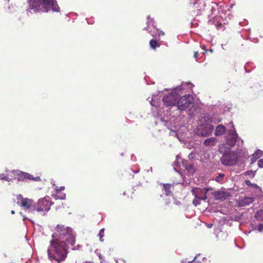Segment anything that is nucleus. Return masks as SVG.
Listing matches in <instances>:
<instances>
[{"mask_svg":"<svg viewBox=\"0 0 263 263\" xmlns=\"http://www.w3.org/2000/svg\"><path fill=\"white\" fill-rule=\"evenodd\" d=\"M188 263H201V262L200 261H189Z\"/></svg>","mask_w":263,"mask_h":263,"instance_id":"nucleus-34","label":"nucleus"},{"mask_svg":"<svg viewBox=\"0 0 263 263\" xmlns=\"http://www.w3.org/2000/svg\"><path fill=\"white\" fill-rule=\"evenodd\" d=\"M20 214H21V215H22V216H23V221H25V219H27V218H26L24 215H23L22 214V212H20Z\"/></svg>","mask_w":263,"mask_h":263,"instance_id":"nucleus-36","label":"nucleus"},{"mask_svg":"<svg viewBox=\"0 0 263 263\" xmlns=\"http://www.w3.org/2000/svg\"><path fill=\"white\" fill-rule=\"evenodd\" d=\"M194 102L193 98L191 95H184L177 100L176 107L180 110H184L189 107Z\"/></svg>","mask_w":263,"mask_h":263,"instance_id":"nucleus-6","label":"nucleus"},{"mask_svg":"<svg viewBox=\"0 0 263 263\" xmlns=\"http://www.w3.org/2000/svg\"><path fill=\"white\" fill-rule=\"evenodd\" d=\"M217 142V139L215 137H212L206 139L204 141V144L207 147H212L216 144Z\"/></svg>","mask_w":263,"mask_h":263,"instance_id":"nucleus-13","label":"nucleus"},{"mask_svg":"<svg viewBox=\"0 0 263 263\" xmlns=\"http://www.w3.org/2000/svg\"><path fill=\"white\" fill-rule=\"evenodd\" d=\"M0 179H1V180H6L7 181H10L11 180V179H10L8 177L6 176L4 174H0Z\"/></svg>","mask_w":263,"mask_h":263,"instance_id":"nucleus-23","label":"nucleus"},{"mask_svg":"<svg viewBox=\"0 0 263 263\" xmlns=\"http://www.w3.org/2000/svg\"><path fill=\"white\" fill-rule=\"evenodd\" d=\"M258 231L259 232H262L263 231V224H260L258 227Z\"/></svg>","mask_w":263,"mask_h":263,"instance_id":"nucleus-27","label":"nucleus"},{"mask_svg":"<svg viewBox=\"0 0 263 263\" xmlns=\"http://www.w3.org/2000/svg\"><path fill=\"white\" fill-rule=\"evenodd\" d=\"M104 228H102L101 229L100 231H99V233L98 234V236L100 238V241L102 242L103 241V237H104Z\"/></svg>","mask_w":263,"mask_h":263,"instance_id":"nucleus-21","label":"nucleus"},{"mask_svg":"<svg viewBox=\"0 0 263 263\" xmlns=\"http://www.w3.org/2000/svg\"><path fill=\"white\" fill-rule=\"evenodd\" d=\"M205 3L203 1L197 2H195L193 4L195 12L197 15L201 14L205 10Z\"/></svg>","mask_w":263,"mask_h":263,"instance_id":"nucleus-12","label":"nucleus"},{"mask_svg":"<svg viewBox=\"0 0 263 263\" xmlns=\"http://www.w3.org/2000/svg\"><path fill=\"white\" fill-rule=\"evenodd\" d=\"M223 195H224V193H219V194H218V199H222L223 198Z\"/></svg>","mask_w":263,"mask_h":263,"instance_id":"nucleus-28","label":"nucleus"},{"mask_svg":"<svg viewBox=\"0 0 263 263\" xmlns=\"http://www.w3.org/2000/svg\"><path fill=\"white\" fill-rule=\"evenodd\" d=\"M156 30L158 32V35H163L164 34V32H163L162 31H159L157 29H156Z\"/></svg>","mask_w":263,"mask_h":263,"instance_id":"nucleus-30","label":"nucleus"},{"mask_svg":"<svg viewBox=\"0 0 263 263\" xmlns=\"http://www.w3.org/2000/svg\"><path fill=\"white\" fill-rule=\"evenodd\" d=\"M196 257H195V258H194V260H193V261H195V259H196Z\"/></svg>","mask_w":263,"mask_h":263,"instance_id":"nucleus-42","label":"nucleus"},{"mask_svg":"<svg viewBox=\"0 0 263 263\" xmlns=\"http://www.w3.org/2000/svg\"><path fill=\"white\" fill-rule=\"evenodd\" d=\"M196 257H195V258H194V260H193V261H195V259H196Z\"/></svg>","mask_w":263,"mask_h":263,"instance_id":"nucleus-43","label":"nucleus"},{"mask_svg":"<svg viewBox=\"0 0 263 263\" xmlns=\"http://www.w3.org/2000/svg\"><path fill=\"white\" fill-rule=\"evenodd\" d=\"M262 155V152L261 150H257L253 154V157H256V159H258Z\"/></svg>","mask_w":263,"mask_h":263,"instance_id":"nucleus-20","label":"nucleus"},{"mask_svg":"<svg viewBox=\"0 0 263 263\" xmlns=\"http://www.w3.org/2000/svg\"><path fill=\"white\" fill-rule=\"evenodd\" d=\"M258 165L259 167L262 168L263 167V159H260L258 161Z\"/></svg>","mask_w":263,"mask_h":263,"instance_id":"nucleus-26","label":"nucleus"},{"mask_svg":"<svg viewBox=\"0 0 263 263\" xmlns=\"http://www.w3.org/2000/svg\"><path fill=\"white\" fill-rule=\"evenodd\" d=\"M149 45L153 49H155L156 47L159 46L157 42L155 40H151L149 42Z\"/></svg>","mask_w":263,"mask_h":263,"instance_id":"nucleus-19","label":"nucleus"},{"mask_svg":"<svg viewBox=\"0 0 263 263\" xmlns=\"http://www.w3.org/2000/svg\"><path fill=\"white\" fill-rule=\"evenodd\" d=\"M213 226V224H209L208 225V228H211Z\"/></svg>","mask_w":263,"mask_h":263,"instance_id":"nucleus-38","label":"nucleus"},{"mask_svg":"<svg viewBox=\"0 0 263 263\" xmlns=\"http://www.w3.org/2000/svg\"><path fill=\"white\" fill-rule=\"evenodd\" d=\"M197 55H198V52H195L194 57L196 58L197 57Z\"/></svg>","mask_w":263,"mask_h":263,"instance_id":"nucleus-37","label":"nucleus"},{"mask_svg":"<svg viewBox=\"0 0 263 263\" xmlns=\"http://www.w3.org/2000/svg\"><path fill=\"white\" fill-rule=\"evenodd\" d=\"M222 47L223 49H224V46H223V45H222Z\"/></svg>","mask_w":263,"mask_h":263,"instance_id":"nucleus-44","label":"nucleus"},{"mask_svg":"<svg viewBox=\"0 0 263 263\" xmlns=\"http://www.w3.org/2000/svg\"><path fill=\"white\" fill-rule=\"evenodd\" d=\"M227 126L232 129L228 131V135L226 137V143L230 146H233L236 143L238 135L232 122L229 123Z\"/></svg>","mask_w":263,"mask_h":263,"instance_id":"nucleus-7","label":"nucleus"},{"mask_svg":"<svg viewBox=\"0 0 263 263\" xmlns=\"http://www.w3.org/2000/svg\"><path fill=\"white\" fill-rule=\"evenodd\" d=\"M29 8L33 12H48L51 9L59 12V7L55 0H28Z\"/></svg>","mask_w":263,"mask_h":263,"instance_id":"nucleus-2","label":"nucleus"},{"mask_svg":"<svg viewBox=\"0 0 263 263\" xmlns=\"http://www.w3.org/2000/svg\"><path fill=\"white\" fill-rule=\"evenodd\" d=\"M226 131V127L223 125H218L215 130V135L217 136L223 135Z\"/></svg>","mask_w":263,"mask_h":263,"instance_id":"nucleus-14","label":"nucleus"},{"mask_svg":"<svg viewBox=\"0 0 263 263\" xmlns=\"http://www.w3.org/2000/svg\"><path fill=\"white\" fill-rule=\"evenodd\" d=\"M176 158H177V161L175 162V164L176 166H178V164L179 163L178 159L180 158L178 156H177Z\"/></svg>","mask_w":263,"mask_h":263,"instance_id":"nucleus-32","label":"nucleus"},{"mask_svg":"<svg viewBox=\"0 0 263 263\" xmlns=\"http://www.w3.org/2000/svg\"><path fill=\"white\" fill-rule=\"evenodd\" d=\"M224 177V174L222 173H220L218 176H216L215 178V181L222 183L223 182V179Z\"/></svg>","mask_w":263,"mask_h":263,"instance_id":"nucleus-18","label":"nucleus"},{"mask_svg":"<svg viewBox=\"0 0 263 263\" xmlns=\"http://www.w3.org/2000/svg\"><path fill=\"white\" fill-rule=\"evenodd\" d=\"M17 203L23 209L28 213L36 211V203L32 199L24 198L21 194L17 196Z\"/></svg>","mask_w":263,"mask_h":263,"instance_id":"nucleus-4","label":"nucleus"},{"mask_svg":"<svg viewBox=\"0 0 263 263\" xmlns=\"http://www.w3.org/2000/svg\"><path fill=\"white\" fill-rule=\"evenodd\" d=\"M57 231L52 234L47 250L49 259L53 263H60L65 260L68 245L73 246L75 235L72 229L64 226L58 225Z\"/></svg>","mask_w":263,"mask_h":263,"instance_id":"nucleus-1","label":"nucleus"},{"mask_svg":"<svg viewBox=\"0 0 263 263\" xmlns=\"http://www.w3.org/2000/svg\"><path fill=\"white\" fill-rule=\"evenodd\" d=\"M56 192H57V194L54 196L55 199H61V200L65 199V198L66 197L65 194L61 193L60 192H59L58 187H57V188H56Z\"/></svg>","mask_w":263,"mask_h":263,"instance_id":"nucleus-17","label":"nucleus"},{"mask_svg":"<svg viewBox=\"0 0 263 263\" xmlns=\"http://www.w3.org/2000/svg\"><path fill=\"white\" fill-rule=\"evenodd\" d=\"M11 213L12 214H14L15 213L14 211L12 210V211H11Z\"/></svg>","mask_w":263,"mask_h":263,"instance_id":"nucleus-39","label":"nucleus"},{"mask_svg":"<svg viewBox=\"0 0 263 263\" xmlns=\"http://www.w3.org/2000/svg\"><path fill=\"white\" fill-rule=\"evenodd\" d=\"M254 201L253 197H245L240 201V204L241 206H246L252 203Z\"/></svg>","mask_w":263,"mask_h":263,"instance_id":"nucleus-15","label":"nucleus"},{"mask_svg":"<svg viewBox=\"0 0 263 263\" xmlns=\"http://www.w3.org/2000/svg\"><path fill=\"white\" fill-rule=\"evenodd\" d=\"M185 85H192V84L190 83H182L181 85L176 87L171 93L165 96L163 98L162 101L164 105L167 107L176 106L179 97L177 92L183 90Z\"/></svg>","mask_w":263,"mask_h":263,"instance_id":"nucleus-3","label":"nucleus"},{"mask_svg":"<svg viewBox=\"0 0 263 263\" xmlns=\"http://www.w3.org/2000/svg\"><path fill=\"white\" fill-rule=\"evenodd\" d=\"M257 159H256V157H253V155H252V157L251 158V163H254Z\"/></svg>","mask_w":263,"mask_h":263,"instance_id":"nucleus-31","label":"nucleus"},{"mask_svg":"<svg viewBox=\"0 0 263 263\" xmlns=\"http://www.w3.org/2000/svg\"><path fill=\"white\" fill-rule=\"evenodd\" d=\"M15 173H17L18 175L17 180L19 181H24L25 179H28L32 181H39L40 180V177H33L28 173L20 172L18 171H13Z\"/></svg>","mask_w":263,"mask_h":263,"instance_id":"nucleus-11","label":"nucleus"},{"mask_svg":"<svg viewBox=\"0 0 263 263\" xmlns=\"http://www.w3.org/2000/svg\"><path fill=\"white\" fill-rule=\"evenodd\" d=\"M198 200V199H196L195 198V200H193V203L195 205V206H197L198 204H199V202H198V201L197 200Z\"/></svg>","mask_w":263,"mask_h":263,"instance_id":"nucleus-29","label":"nucleus"},{"mask_svg":"<svg viewBox=\"0 0 263 263\" xmlns=\"http://www.w3.org/2000/svg\"><path fill=\"white\" fill-rule=\"evenodd\" d=\"M221 161L222 164L226 166L234 165L237 161V155L234 152H227L222 156Z\"/></svg>","mask_w":263,"mask_h":263,"instance_id":"nucleus-5","label":"nucleus"},{"mask_svg":"<svg viewBox=\"0 0 263 263\" xmlns=\"http://www.w3.org/2000/svg\"><path fill=\"white\" fill-rule=\"evenodd\" d=\"M209 51H210L211 52H213V49H210L209 50Z\"/></svg>","mask_w":263,"mask_h":263,"instance_id":"nucleus-40","label":"nucleus"},{"mask_svg":"<svg viewBox=\"0 0 263 263\" xmlns=\"http://www.w3.org/2000/svg\"><path fill=\"white\" fill-rule=\"evenodd\" d=\"M148 20H149V21L147 22V27L146 29L149 31V33L151 34L152 36H155V34H154V33H152V31L149 30V28L148 27V26L149 25V24H150V21H153V20L150 19L149 16H148Z\"/></svg>","mask_w":263,"mask_h":263,"instance_id":"nucleus-24","label":"nucleus"},{"mask_svg":"<svg viewBox=\"0 0 263 263\" xmlns=\"http://www.w3.org/2000/svg\"><path fill=\"white\" fill-rule=\"evenodd\" d=\"M173 186L169 184H166L163 185V187L162 189L163 192L165 193L166 196L170 195L172 193V189H173Z\"/></svg>","mask_w":263,"mask_h":263,"instance_id":"nucleus-16","label":"nucleus"},{"mask_svg":"<svg viewBox=\"0 0 263 263\" xmlns=\"http://www.w3.org/2000/svg\"><path fill=\"white\" fill-rule=\"evenodd\" d=\"M51 205V202L48 197L40 199L36 203V211L37 212L48 211Z\"/></svg>","mask_w":263,"mask_h":263,"instance_id":"nucleus-9","label":"nucleus"},{"mask_svg":"<svg viewBox=\"0 0 263 263\" xmlns=\"http://www.w3.org/2000/svg\"><path fill=\"white\" fill-rule=\"evenodd\" d=\"M214 130V126L209 123L200 125L197 128V134L201 137L210 136Z\"/></svg>","mask_w":263,"mask_h":263,"instance_id":"nucleus-8","label":"nucleus"},{"mask_svg":"<svg viewBox=\"0 0 263 263\" xmlns=\"http://www.w3.org/2000/svg\"><path fill=\"white\" fill-rule=\"evenodd\" d=\"M202 48L205 51V52H203V53L207 52V50L205 49V46L204 45H203L202 46Z\"/></svg>","mask_w":263,"mask_h":263,"instance_id":"nucleus-35","label":"nucleus"},{"mask_svg":"<svg viewBox=\"0 0 263 263\" xmlns=\"http://www.w3.org/2000/svg\"><path fill=\"white\" fill-rule=\"evenodd\" d=\"M208 191V190L205 188H195L192 190V193L195 198L198 200H205Z\"/></svg>","mask_w":263,"mask_h":263,"instance_id":"nucleus-10","label":"nucleus"},{"mask_svg":"<svg viewBox=\"0 0 263 263\" xmlns=\"http://www.w3.org/2000/svg\"><path fill=\"white\" fill-rule=\"evenodd\" d=\"M217 7H218V6L216 4H214V6L212 7V8H211L212 13L214 14V12L216 11Z\"/></svg>","mask_w":263,"mask_h":263,"instance_id":"nucleus-25","label":"nucleus"},{"mask_svg":"<svg viewBox=\"0 0 263 263\" xmlns=\"http://www.w3.org/2000/svg\"><path fill=\"white\" fill-rule=\"evenodd\" d=\"M64 188V186H61L60 189L58 188L59 192H60L62 190H63Z\"/></svg>","mask_w":263,"mask_h":263,"instance_id":"nucleus-33","label":"nucleus"},{"mask_svg":"<svg viewBox=\"0 0 263 263\" xmlns=\"http://www.w3.org/2000/svg\"><path fill=\"white\" fill-rule=\"evenodd\" d=\"M196 257H195V258H194V260H193V261H195V259H196Z\"/></svg>","mask_w":263,"mask_h":263,"instance_id":"nucleus-41","label":"nucleus"},{"mask_svg":"<svg viewBox=\"0 0 263 263\" xmlns=\"http://www.w3.org/2000/svg\"><path fill=\"white\" fill-rule=\"evenodd\" d=\"M155 96H153L151 101V104L153 106H157L158 105V102L155 100Z\"/></svg>","mask_w":263,"mask_h":263,"instance_id":"nucleus-22","label":"nucleus"}]
</instances>
